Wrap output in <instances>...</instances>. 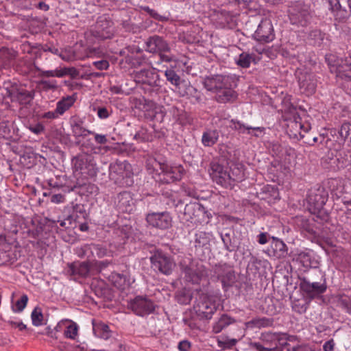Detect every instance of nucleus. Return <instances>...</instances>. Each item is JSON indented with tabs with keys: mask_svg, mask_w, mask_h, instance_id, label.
<instances>
[{
	"mask_svg": "<svg viewBox=\"0 0 351 351\" xmlns=\"http://www.w3.org/2000/svg\"><path fill=\"white\" fill-rule=\"evenodd\" d=\"M31 318L34 326H39L42 325L43 315L41 309L38 307H36L32 312Z\"/></svg>",
	"mask_w": 351,
	"mask_h": 351,
	"instance_id": "09e8293b",
	"label": "nucleus"
},
{
	"mask_svg": "<svg viewBox=\"0 0 351 351\" xmlns=\"http://www.w3.org/2000/svg\"><path fill=\"white\" fill-rule=\"evenodd\" d=\"M12 258L11 254L5 250H0V265L11 264Z\"/></svg>",
	"mask_w": 351,
	"mask_h": 351,
	"instance_id": "13d9d810",
	"label": "nucleus"
},
{
	"mask_svg": "<svg viewBox=\"0 0 351 351\" xmlns=\"http://www.w3.org/2000/svg\"><path fill=\"white\" fill-rule=\"evenodd\" d=\"M212 234L208 232L199 231L195 234L194 246L196 250L206 248L210 246Z\"/></svg>",
	"mask_w": 351,
	"mask_h": 351,
	"instance_id": "cd10ccee",
	"label": "nucleus"
},
{
	"mask_svg": "<svg viewBox=\"0 0 351 351\" xmlns=\"http://www.w3.org/2000/svg\"><path fill=\"white\" fill-rule=\"evenodd\" d=\"M39 85L41 86L42 89L45 91L56 90L58 88L56 80H40L39 82Z\"/></svg>",
	"mask_w": 351,
	"mask_h": 351,
	"instance_id": "864d4df0",
	"label": "nucleus"
},
{
	"mask_svg": "<svg viewBox=\"0 0 351 351\" xmlns=\"http://www.w3.org/2000/svg\"><path fill=\"white\" fill-rule=\"evenodd\" d=\"M210 176L214 182L226 189H232L237 182L243 179V173L239 169H225L222 165L213 162L211 164Z\"/></svg>",
	"mask_w": 351,
	"mask_h": 351,
	"instance_id": "f257e3e1",
	"label": "nucleus"
},
{
	"mask_svg": "<svg viewBox=\"0 0 351 351\" xmlns=\"http://www.w3.org/2000/svg\"><path fill=\"white\" fill-rule=\"evenodd\" d=\"M308 308V302L305 299L294 300L292 302V309L300 314L304 313Z\"/></svg>",
	"mask_w": 351,
	"mask_h": 351,
	"instance_id": "49530a36",
	"label": "nucleus"
},
{
	"mask_svg": "<svg viewBox=\"0 0 351 351\" xmlns=\"http://www.w3.org/2000/svg\"><path fill=\"white\" fill-rule=\"evenodd\" d=\"M160 134L156 132L154 128L150 129L141 127V129L135 134L134 139L142 141L149 142L154 141L156 138H159Z\"/></svg>",
	"mask_w": 351,
	"mask_h": 351,
	"instance_id": "bb28decb",
	"label": "nucleus"
},
{
	"mask_svg": "<svg viewBox=\"0 0 351 351\" xmlns=\"http://www.w3.org/2000/svg\"><path fill=\"white\" fill-rule=\"evenodd\" d=\"M154 304L152 300L141 296L136 297L130 303V308L137 315L144 316L152 313Z\"/></svg>",
	"mask_w": 351,
	"mask_h": 351,
	"instance_id": "2eb2a0df",
	"label": "nucleus"
},
{
	"mask_svg": "<svg viewBox=\"0 0 351 351\" xmlns=\"http://www.w3.org/2000/svg\"><path fill=\"white\" fill-rule=\"evenodd\" d=\"M221 240L224 244L225 249L228 252H233L236 250L237 246L234 242L232 241V238L230 233H226L221 234Z\"/></svg>",
	"mask_w": 351,
	"mask_h": 351,
	"instance_id": "8fccbe9b",
	"label": "nucleus"
},
{
	"mask_svg": "<svg viewBox=\"0 0 351 351\" xmlns=\"http://www.w3.org/2000/svg\"><path fill=\"white\" fill-rule=\"evenodd\" d=\"M266 252L269 256L284 258L288 255V247L281 239L271 237L270 246Z\"/></svg>",
	"mask_w": 351,
	"mask_h": 351,
	"instance_id": "412c9836",
	"label": "nucleus"
},
{
	"mask_svg": "<svg viewBox=\"0 0 351 351\" xmlns=\"http://www.w3.org/2000/svg\"><path fill=\"white\" fill-rule=\"evenodd\" d=\"M109 280L118 289H122L126 282V276L118 273H112L109 276Z\"/></svg>",
	"mask_w": 351,
	"mask_h": 351,
	"instance_id": "a18cd8bd",
	"label": "nucleus"
},
{
	"mask_svg": "<svg viewBox=\"0 0 351 351\" xmlns=\"http://www.w3.org/2000/svg\"><path fill=\"white\" fill-rule=\"evenodd\" d=\"M326 2L329 5V9L333 12H335L336 16L339 17L340 19H345L348 16V12L344 10L341 9V6L340 5L339 0H325Z\"/></svg>",
	"mask_w": 351,
	"mask_h": 351,
	"instance_id": "e433bc0d",
	"label": "nucleus"
},
{
	"mask_svg": "<svg viewBox=\"0 0 351 351\" xmlns=\"http://www.w3.org/2000/svg\"><path fill=\"white\" fill-rule=\"evenodd\" d=\"M72 134L76 140V143L80 144V138H85L94 132L84 127V121L79 117H73L71 120Z\"/></svg>",
	"mask_w": 351,
	"mask_h": 351,
	"instance_id": "5701e85b",
	"label": "nucleus"
},
{
	"mask_svg": "<svg viewBox=\"0 0 351 351\" xmlns=\"http://www.w3.org/2000/svg\"><path fill=\"white\" fill-rule=\"evenodd\" d=\"M337 167L343 169L351 165V152L348 149L341 150L337 156Z\"/></svg>",
	"mask_w": 351,
	"mask_h": 351,
	"instance_id": "c9c22d12",
	"label": "nucleus"
},
{
	"mask_svg": "<svg viewBox=\"0 0 351 351\" xmlns=\"http://www.w3.org/2000/svg\"><path fill=\"white\" fill-rule=\"evenodd\" d=\"M247 327L249 328H258L269 327L274 324V319L267 317H258L252 319V320L246 322Z\"/></svg>",
	"mask_w": 351,
	"mask_h": 351,
	"instance_id": "f704fd0d",
	"label": "nucleus"
},
{
	"mask_svg": "<svg viewBox=\"0 0 351 351\" xmlns=\"http://www.w3.org/2000/svg\"><path fill=\"white\" fill-rule=\"evenodd\" d=\"M77 330L78 327L77 324L74 322H70L69 325L66 326L64 334L66 337L73 339L77 334Z\"/></svg>",
	"mask_w": 351,
	"mask_h": 351,
	"instance_id": "3c124183",
	"label": "nucleus"
},
{
	"mask_svg": "<svg viewBox=\"0 0 351 351\" xmlns=\"http://www.w3.org/2000/svg\"><path fill=\"white\" fill-rule=\"evenodd\" d=\"M217 20L222 27L231 29L236 26L234 16L227 10H221L217 14Z\"/></svg>",
	"mask_w": 351,
	"mask_h": 351,
	"instance_id": "c85d7f7f",
	"label": "nucleus"
},
{
	"mask_svg": "<svg viewBox=\"0 0 351 351\" xmlns=\"http://www.w3.org/2000/svg\"><path fill=\"white\" fill-rule=\"evenodd\" d=\"M339 306L345 309L348 313L351 315V300L348 298L341 297L339 300Z\"/></svg>",
	"mask_w": 351,
	"mask_h": 351,
	"instance_id": "bf43d9fd",
	"label": "nucleus"
},
{
	"mask_svg": "<svg viewBox=\"0 0 351 351\" xmlns=\"http://www.w3.org/2000/svg\"><path fill=\"white\" fill-rule=\"evenodd\" d=\"M302 138L304 142L309 145H313L318 141V137L313 136L311 132H307L306 135H302Z\"/></svg>",
	"mask_w": 351,
	"mask_h": 351,
	"instance_id": "680f3d73",
	"label": "nucleus"
},
{
	"mask_svg": "<svg viewBox=\"0 0 351 351\" xmlns=\"http://www.w3.org/2000/svg\"><path fill=\"white\" fill-rule=\"evenodd\" d=\"M93 330L95 336L104 339H108L111 337V331L108 325L104 323L95 324L93 322Z\"/></svg>",
	"mask_w": 351,
	"mask_h": 351,
	"instance_id": "2f4dec72",
	"label": "nucleus"
},
{
	"mask_svg": "<svg viewBox=\"0 0 351 351\" xmlns=\"http://www.w3.org/2000/svg\"><path fill=\"white\" fill-rule=\"evenodd\" d=\"M60 73H63L64 76L69 75L72 78H75L79 75V71L75 67H65L60 69Z\"/></svg>",
	"mask_w": 351,
	"mask_h": 351,
	"instance_id": "e2e57ef3",
	"label": "nucleus"
},
{
	"mask_svg": "<svg viewBox=\"0 0 351 351\" xmlns=\"http://www.w3.org/2000/svg\"><path fill=\"white\" fill-rule=\"evenodd\" d=\"M146 221L149 226L160 230H167L172 226V218L168 212L149 213Z\"/></svg>",
	"mask_w": 351,
	"mask_h": 351,
	"instance_id": "f8f14e48",
	"label": "nucleus"
},
{
	"mask_svg": "<svg viewBox=\"0 0 351 351\" xmlns=\"http://www.w3.org/2000/svg\"><path fill=\"white\" fill-rule=\"evenodd\" d=\"M219 136L217 130H207L202 134V143L204 146L211 147L217 142Z\"/></svg>",
	"mask_w": 351,
	"mask_h": 351,
	"instance_id": "7c9ffc66",
	"label": "nucleus"
},
{
	"mask_svg": "<svg viewBox=\"0 0 351 351\" xmlns=\"http://www.w3.org/2000/svg\"><path fill=\"white\" fill-rule=\"evenodd\" d=\"M165 75L167 81L174 85L179 90L181 84H182L184 81H181L180 77L173 69H167Z\"/></svg>",
	"mask_w": 351,
	"mask_h": 351,
	"instance_id": "4c0bfd02",
	"label": "nucleus"
},
{
	"mask_svg": "<svg viewBox=\"0 0 351 351\" xmlns=\"http://www.w3.org/2000/svg\"><path fill=\"white\" fill-rule=\"evenodd\" d=\"M257 237L258 242L261 245H264L268 242L269 239H271V237L267 232H261Z\"/></svg>",
	"mask_w": 351,
	"mask_h": 351,
	"instance_id": "774afa93",
	"label": "nucleus"
},
{
	"mask_svg": "<svg viewBox=\"0 0 351 351\" xmlns=\"http://www.w3.org/2000/svg\"><path fill=\"white\" fill-rule=\"evenodd\" d=\"M145 50L152 53H158L162 62H170L174 60L171 53L169 43L162 36L154 35L145 41Z\"/></svg>",
	"mask_w": 351,
	"mask_h": 351,
	"instance_id": "f03ea898",
	"label": "nucleus"
},
{
	"mask_svg": "<svg viewBox=\"0 0 351 351\" xmlns=\"http://www.w3.org/2000/svg\"><path fill=\"white\" fill-rule=\"evenodd\" d=\"M193 309L200 319H210L216 311L217 306L206 295L201 294L196 300Z\"/></svg>",
	"mask_w": 351,
	"mask_h": 351,
	"instance_id": "6e6552de",
	"label": "nucleus"
},
{
	"mask_svg": "<svg viewBox=\"0 0 351 351\" xmlns=\"http://www.w3.org/2000/svg\"><path fill=\"white\" fill-rule=\"evenodd\" d=\"M36 70L39 72V76L40 77H64V74L60 73V69H56V70H51V71H44L39 68H36Z\"/></svg>",
	"mask_w": 351,
	"mask_h": 351,
	"instance_id": "603ef678",
	"label": "nucleus"
},
{
	"mask_svg": "<svg viewBox=\"0 0 351 351\" xmlns=\"http://www.w3.org/2000/svg\"><path fill=\"white\" fill-rule=\"evenodd\" d=\"M333 56H326V60L328 61V64L331 65L330 60L333 58ZM336 67L337 76L342 80L351 81V62H348L347 60H341V63L332 64Z\"/></svg>",
	"mask_w": 351,
	"mask_h": 351,
	"instance_id": "b1692460",
	"label": "nucleus"
},
{
	"mask_svg": "<svg viewBox=\"0 0 351 351\" xmlns=\"http://www.w3.org/2000/svg\"><path fill=\"white\" fill-rule=\"evenodd\" d=\"M291 14L294 23L302 26L306 25L310 19L309 5L303 1H295L291 8Z\"/></svg>",
	"mask_w": 351,
	"mask_h": 351,
	"instance_id": "9b49d317",
	"label": "nucleus"
},
{
	"mask_svg": "<svg viewBox=\"0 0 351 351\" xmlns=\"http://www.w3.org/2000/svg\"><path fill=\"white\" fill-rule=\"evenodd\" d=\"M77 213H79L80 215H82V217L84 219H86V217L87 216V214L85 211V210L84 209H80L79 210H77V208H76L73 213L69 215L67 218V220H71V219H74L75 221H78L79 218H80V216L77 215Z\"/></svg>",
	"mask_w": 351,
	"mask_h": 351,
	"instance_id": "0e129e2a",
	"label": "nucleus"
},
{
	"mask_svg": "<svg viewBox=\"0 0 351 351\" xmlns=\"http://www.w3.org/2000/svg\"><path fill=\"white\" fill-rule=\"evenodd\" d=\"M113 22L106 16H99L96 22L97 36L103 39L110 38L113 35Z\"/></svg>",
	"mask_w": 351,
	"mask_h": 351,
	"instance_id": "aec40b11",
	"label": "nucleus"
},
{
	"mask_svg": "<svg viewBox=\"0 0 351 351\" xmlns=\"http://www.w3.org/2000/svg\"><path fill=\"white\" fill-rule=\"evenodd\" d=\"M325 34L319 29H315L310 32L308 38L313 45L320 47L324 43Z\"/></svg>",
	"mask_w": 351,
	"mask_h": 351,
	"instance_id": "79ce46f5",
	"label": "nucleus"
},
{
	"mask_svg": "<svg viewBox=\"0 0 351 351\" xmlns=\"http://www.w3.org/2000/svg\"><path fill=\"white\" fill-rule=\"evenodd\" d=\"M232 86H226V88H222L215 93V99L219 103H227L234 101L237 97V94L232 89Z\"/></svg>",
	"mask_w": 351,
	"mask_h": 351,
	"instance_id": "a878e982",
	"label": "nucleus"
},
{
	"mask_svg": "<svg viewBox=\"0 0 351 351\" xmlns=\"http://www.w3.org/2000/svg\"><path fill=\"white\" fill-rule=\"evenodd\" d=\"M230 128L234 130L238 131L239 133L244 134L247 132V134H251L252 131H263V128L260 127H252L247 125H245L244 123H241L239 121L237 120H231V125Z\"/></svg>",
	"mask_w": 351,
	"mask_h": 351,
	"instance_id": "473e14b6",
	"label": "nucleus"
},
{
	"mask_svg": "<svg viewBox=\"0 0 351 351\" xmlns=\"http://www.w3.org/2000/svg\"><path fill=\"white\" fill-rule=\"evenodd\" d=\"M8 96L12 101H17L20 105L30 104L34 97V92L29 91L23 88H14L8 90Z\"/></svg>",
	"mask_w": 351,
	"mask_h": 351,
	"instance_id": "6ab92c4d",
	"label": "nucleus"
},
{
	"mask_svg": "<svg viewBox=\"0 0 351 351\" xmlns=\"http://www.w3.org/2000/svg\"><path fill=\"white\" fill-rule=\"evenodd\" d=\"M141 9L144 10L147 14H149L152 18L158 21L165 22L169 20L168 16L159 14L156 10L150 8L149 6L141 7Z\"/></svg>",
	"mask_w": 351,
	"mask_h": 351,
	"instance_id": "de8ad7c7",
	"label": "nucleus"
},
{
	"mask_svg": "<svg viewBox=\"0 0 351 351\" xmlns=\"http://www.w3.org/2000/svg\"><path fill=\"white\" fill-rule=\"evenodd\" d=\"M254 60V55L246 52L241 53L237 59V65L242 68H248L251 62Z\"/></svg>",
	"mask_w": 351,
	"mask_h": 351,
	"instance_id": "a19ab883",
	"label": "nucleus"
},
{
	"mask_svg": "<svg viewBox=\"0 0 351 351\" xmlns=\"http://www.w3.org/2000/svg\"><path fill=\"white\" fill-rule=\"evenodd\" d=\"M115 202L118 209L123 213H128L132 210L133 199L129 192L123 191L119 193Z\"/></svg>",
	"mask_w": 351,
	"mask_h": 351,
	"instance_id": "393cba45",
	"label": "nucleus"
},
{
	"mask_svg": "<svg viewBox=\"0 0 351 351\" xmlns=\"http://www.w3.org/2000/svg\"><path fill=\"white\" fill-rule=\"evenodd\" d=\"M74 168L82 174L88 177H94L97 172L94 157L90 154H80L72 159Z\"/></svg>",
	"mask_w": 351,
	"mask_h": 351,
	"instance_id": "0eeeda50",
	"label": "nucleus"
},
{
	"mask_svg": "<svg viewBox=\"0 0 351 351\" xmlns=\"http://www.w3.org/2000/svg\"><path fill=\"white\" fill-rule=\"evenodd\" d=\"M297 261H298L304 268H316L318 267L319 263L315 258L312 257V256L308 252H302L299 253L296 258Z\"/></svg>",
	"mask_w": 351,
	"mask_h": 351,
	"instance_id": "c756f323",
	"label": "nucleus"
},
{
	"mask_svg": "<svg viewBox=\"0 0 351 351\" xmlns=\"http://www.w3.org/2000/svg\"><path fill=\"white\" fill-rule=\"evenodd\" d=\"M28 302V297L27 295L23 294L21 298L16 301L15 304L16 308H13L14 312H21L26 306Z\"/></svg>",
	"mask_w": 351,
	"mask_h": 351,
	"instance_id": "6e6d98bb",
	"label": "nucleus"
},
{
	"mask_svg": "<svg viewBox=\"0 0 351 351\" xmlns=\"http://www.w3.org/2000/svg\"><path fill=\"white\" fill-rule=\"evenodd\" d=\"M205 215L209 218L207 210L201 204L196 202H190L184 206L182 219L189 221L195 218L204 217Z\"/></svg>",
	"mask_w": 351,
	"mask_h": 351,
	"instance_id": "dca6fc26",
	"label": "nucleus"
},
{
	"mask_svg": "<svg viewBox=\"0 0 351 351\" xmlns=\"http://www.w3.org/2000/svg\"><path fill=\"white\" fill-rule=\"evenodd\" d=\"M327 200L328 193L323 186L317 185L311 189L307 197L309 210L314 214H320Z\"/></svg>",
	"mask_w": 351,
	"mask_h": 351,
	"instance_id": "423d86ee",
	"label": "nucleus"
},
{
	"mask_svg": "<svg viewBox=\"0 0 351 351\" xmlns=\"http://www.w3.org/2000/svg\"><path fill=\"white\" fill-rule=\"evenodd\" d=\"M263 310L265 313L269 315H274L278 312L277 306L274 304L273 298H265L264 304H263Z\"/></svg>",
	"mask_w": 351,
	"mask_h": 351,
	"instance_id": "37998d69",
	"label": "nucleus"
},
{
	"mask_svg": "<svg viewBox=\"0 0 351 351\" xmlns=\"http://www.w3.org/2000/svg\"><path fill=\"white\" fill-rule=\"evenodd\" d=\"M350 131L351 124L350 123H343L338 132L341 140L345 141L346 139H348V136Z\"/></svg>",
	"mask_w": 351,
	"mask_h": 351,
	"instance_id": "5fc2aeb1",
	"label": "nucleus"
},
{
	"mask_svg": "<svg viewBox=\"0 0 351 351\" xmlns=\"http://www.w3.org/2000/svg\"><path fill=\"white\" fill-rule=\"evenodd\" d=\"M182 97H187L193 103L199 104L203 101V94L190 83L184 82L178 90Z\"/></svg>",
	"mask_w": 351,
	"mask_h": 351,
	"instance_id": "4be33fe9",
	"label": "nucleus"
},
{
	"mask_svg": "<svg viewBox=\"0 0 351 351\" xmlns=\"http://www.w3.org/2000/svg\"><path fill=\"white\" fill-rule=\"evenodd\" d=\"M253 38L261 43H267L275 38L274 30L269 19H263L253 34Z\"/></svg>",
	"mask_w": 351,
	"mask_h": 351,
	"instance_id": "9d476101",
	"label": "nucleus"
},
{
	"mask_svg": "<svg viewBox=\"0 0 351 351\" xmlns=\"http://www.w3.org/2000/svg\"><path fill=\"white\" fill-rule=\"evenodd\" d=\"M165 162V161H159L155 158L149 157L146 160V167L151 172L158 171L162 170Z\"/></svg>",
	"mask_w": 351,
	"mask_h": 351,
	"instance_id": "c03bdc74",
	"label": "nucleus"
},
{
	"mask_svg": "<svg viewBox=\"0 0 351 351\" xmlns=\"http://www.w3.org/2000/svg\"><path fill=\"white\" fill-rule=\"evenodd\" d=\"M73 104V100L71 97L63 98L57 103L56 112L58 114H63Z\"/></svg>",
	"mask_w": 351,
	"mask_h": 351,
	"instance_id": "ea45409f",
	"label": "nucleus"
},
{
	"mask_svg": "<svg viewBox=\"0 0 351 351\" xmlns=\"http://www.w3.org/2000/svg\"><path fill=\"white\" fill-rule=\"evenodd\" d=\"M318 273L320 278L317 281L306 277L300 278L301 290L311 299L319 298L327 289L326 279L319 271Z\"/></svg>",
	"mask_w": 351,
	"mask_h": 351,
	"instance_id": "20e7f679",
	"label": "nucleus"
},
{
	"mask_svg": "<svg viewBox=\"0 0 351 351\" xmlns=\"http://www.w3.org/2000/svg\"><path fill=\"white\" fill-rule=\"evenodd\" d=\"M214 271L217 278L221 280L223 288L232 287L236 281L234 271L226 265H216Z\"/></svg>",
	"mask_w": 351,
	"mask_h": 351,
	"instance_id": "f3484780",
	"label": "nucleus"
},
{
	"mask_svg": "<svg viewBox=\"0 0 351 351\" xmlns=\"http://www.w3.org/2000/svg\"><path fill=\"white\" fill-rule=\"evenodd\" d=\"M180 267L186 280L193 284L199 283L201 280L207 275L206 269L202 263L190 258L182 261Z\"/></svg>",
	"mask_w": 351,
	"mask_h": 351,
	"instance_id": "7ed1b4c3",
	"label": "nucleus"
},
{
	"mask_svg": "<svg viewBox=\"0 0 351 351\" xmlns=\"http://www.w3.org/2000/svg\"><path fill=\"white\" fill-rule=\"evenodd\" d=\"M235 322V319L227 315H223L213 326L215 333L220 332L223 328Z\"/></svg>",
	"mask_w": 351,
	"mask_h": 351,
	"instance_id": "72a5a7b5",
	"label": "nucleus"
},
{
	"mask_svg": "<svg viewBox=\"0 0 351 351\" xmlns=\"http://www.w3.org/2000/svg\"><path fill=\"white\" fill-rule=\"evenodd\" d=\"M234 78L232 76L226 75H213L206 76L204 79L203 84L204 88L208 90L216 93L226 86L233 85Z\"/></svg>",
	"mask_w": 351,
	"mask_h": 351,
	"instance_id": "1a4fd4ad",
	"label": "nucleus"
},
{
	"mask_svg": "<svg viewBox=\"0 0 351 351\" xmlns=\"http://www.w3.org/2000/svg\"><path fill=\"white\" fill-rule=\"evenodd\" d=\"M152 267L165 275H170L176 267L173 258L161 250H156L150 257Z\"/></svg>",
	"mask_w": 351,
	"mask_h": 351,
	"instance_id": "39448f33",
	"label": "nucleus"
},
{
	"mask_svg": "<svg viewBox=\"0 0 351 351\" xmlns=\"http://www.w3.org/2000/svg\"><path fill=\"white\" fill-rule=\"evenodd\" d=\"M29 130L34 133L35 134H40L43 133L45 130V127L43 124L38 123L34 125H30L28 127Z\"/></svg>",
	"mask_w": 351,
	"mask_h": 351,
	"instance_id": "69168bd1",
	"label": "nucleus"
},
{
	"mask_svg": "<svg viewBox=\"0 0 351 351\" xmlns=\"http://www.w3.org/2000/svg\"><path fill=\"white\" fill-rule=\"evenodd\" d=\"M3 55L5 56L8 60H14L16 56L17 52L13 49H9L8 48L2 49Z\"/></svg>",
	"mask_w": 351,
	"mask_h": 351,
	"instance_id": "338daca9",
	"label": "nucleus"
},
{
	"mask_svg": "<svg viewBox=\"0 0 351 351\" xmlns=\"http://www.w3.org/2000/svg\"><path fill=\"white\" fill-rule=\"evenodd\" d=\"M298 83L301 93L306 95H310L315 93L317 80L314 74L307 72L300 73L298 75Z\"/></svg>",
	"mask_w": 351,
	"mask_h": 351,
	"instance_id": "a211bd4d",
	"label": "nucleus"
},
{
	"mask_svg": "<svg viewBox=\"0 0 351 351\" xmlns=\"http://www.w3.org/2000/svg\"><path fill=\"white\" fill-rule=\"evenodd\" d=\"M68 267L67 273L71 276L86 278L89 276L95 275L93 263L87 261L74 262L69 264Z\"/></svg>",
	"mask_w": 351,
	"mask_h": 351,
	"instance_id": "4468645a",
	"label": "nucleus"
},
{
	"mask_svg": "<svg viewBox=\"0 0 351 351\" xmlns=\"http://www.w3.org/2000/svg\"><path fill=\"white\" fill-rule=\"evenodd\" d=\"M237 343V339H236L223 338L221 340H219V345L224 348H230L235 346Z\"/></svg>",
	"mask_w": 351,
	"mask_h": 351,
	"instance_id": "052dcab7",
	"label": "nucleus"
},
{
	"mask_svg": "<svg viewBox=\"0 0 351 351\" xmlns=\"http://www.w3.org/2000/svg\"><path fill=\"white\" fill-rule=\"evenodd\" d=\"M291 337L288 336L286 333H274L272 335L271 339L277 341L276 346L274 348H276L280 346L282 348H287V350L289 348V343L288 341L290 340ZM291 348H290L291 349Z\"/></svg>",
	"mask_w": 351,
	"mask_h": 351,
	"instance_id": "58836bf2",
	"label": "nucleus"
},
{
	"mask_svg": "<svg viewBox=\"0 0 351 351\" xmlns=\"http://www.w3.org/2000/svg\"><path fill=\"white\" fill-rule=\"evenodd\" d=\"M149 74L152 73L149 70L143 69L136 73V78L138 80V82H141L143 84L152 85V82L147 79Z\"/></svg>",
	"mask_w": 351,
	"mask_h": 351,
	"instance_id": "4d7b16f0",
	"label": "nucleus"
},
{
	"mask_svg": "<svg viewBox=\"0 0 351 351\" xmlns=\"http://www.w3.org/2000/svg\"><path fill=\"white\" fill-rule=\"evenodd\" d=\"M184 171V170L182 165L171 166L165 162L160 173H159V175L162 176L160 181L162 183L169 184L180 180Z\"/></svg>",
	"mask_w": 351,
	"mask_h": 351,
	"instance_id": "ddd939ff",
	"label": "nucleus"
}]
</instances>
